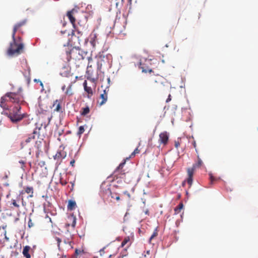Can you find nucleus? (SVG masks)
Instances as JSON below:
<instances>
[{
  "instance_id": "9b49d317",
  "label": "nucleus",
  "mask_w": 258,
  "mask_h": 258,
  "mask_svg": "<svg viewBox=\"0 0 258 258\" xmlns=\"http://www.w3.org/2000/svg\"><path fill=\"white\" fill-rule=\"evenodd\" d=\"M90 39V43L93 47H95L96 44L98 43V34L95 31L91 33Z\"/></svg>"
},
{
  "instance_id": "a19ab883",
  "label": "nucleus",
  "mask_w": 258,
  "mask_h": 258,
  "mask_svg": "<svg viewBox=\"0 0 258 258\" xmlns=\"http://www.w3.org/2000/svg\"><path fill=\"white\" fill-rule=\"evenodd\" d=\"M171 100V95L169 94L168 97V98L167 99L166 102L167 103V102H169V101H170Z\"/></svg>"
},
{
  "instance_id": "412c9836",
  "label": "nucleus",
  "mask_w": 258,
  "mask_h": 258,
  "mask_svg": "<svg viewBox=\"0 0 258 258\" xmlns=\"http://www.w3.org/2000/svg\"><path fill=\"white\" fill-rule=\"evenodd\" d=\"M76 207V203L75 201L70 200L68 202V209L69 210H73L75 209Z\"/></svg>"
},
{
  "instance_id": "1a4fd4ad",
  "label": "nucleus",
  "mask_w": 258,
  "mask_h": 258,
  "mask_svg": "<svg viewBox=\"0 0 258 258\" xmlns=\"http://www.w3.org/2000/svg\"><path fill=\"white\" fill-rule=\"evenodd\" d=\"M109 91L108 88H106L105 90H103L102 93H101L100 95V99H101L100 101H98V103L100 106L103 105L106 103L108 98V92Z\"/></svg>"
},
{
  "instance_id": "6e6552de",
  "label": "nucleus",
  "mask_w": 258,
  "mask_h": 258,
  "mask_svg": "<svg viewBox=\"0 0 258 258\" xmlns=\"http://www.w3.org/2000/svg\"><path fill=\"white\" fill-rule=\"evenodd\" d=\"M26 23H27V20L26 19H25V20H23L17 23V24H16L14 25V28L13 30L12 34V38H14V36L16 35V33L17 31H20L21 28L22 27L24 26V25H25Z\"/></svg>"
},
{
  "instance_id": "4c0bfd02",
  "label": "nucleus",
  "mask_w": 258,
  "mask_h": 258,
  "mask_svg": "<svg viewBox=\"0 0 258 258\" xmlns=\"http://www.w3.org/2000/svg\"><path fill=\"white\" fill-rule=\"evenodd\" d=\"M192 144L194 147L195 148L196 152L198 153V150L197 149V144H196V142L195 140H194L193 142H192Z\"/></svg>"
},
{
  "instance_id": "473e14b6",
  "label": "nucleus",
  "mask_w": 258,
  "mask_h": 258,
  "mask_svg": "<svg viewBox=\"0 0 258 258\" xmlns=\"http://www.w3.org/2000/svg\"><path fill=\"white\" fill-rule=\"evenodd\" d=\"M140 153V150L138 149V148H137L134 151V152L131 154L130 157L129 158H128V159L130 158H131L132 157H134L135 156V155L136 154H138Z\"/></svg>"
},
{
  "instance_id": "49530a36",
  "label": "nucleus",
  "mask_w": 258,
  "mask_h": 258,
  "mask_svg": "<svg viewBox=\"0 0 258 258\" xmlns=\"http://www.w3.org/2000/svg\"><path fill=\"white\" fill-rule=\"evenodd\" d=\"M61 89L62 91H64V90L66 89V86L65 85L62 86L61 87Z\"/></svg>"
},
{
  "instance_id": "0eeeda50",
  "label": "nucleus",
  "mask_w": 258,
  "mask_h": 258,
  "mask_svg": "<svg viewBox=\"0 0 258 258\" xmlns=\"http://www.w3.org/2000/svg\"><path fill=\"white\" fill-rule=\"evenodd\" d=\"M102 196L104 199L110 197L112 199H115L116 201L120 200L119 194L115 192H112L109 187L103 190Z\"/></svg>"
},
{
  "instance_id": "4468645a",
  "label": "nucleus",
  "mask_w": 258,
  "mask_h": 258,
  "mask_svg": "<svg viewBox=\"0 0 258 258\" xmlns=\"http://www.w3.org/2000/svg\"><path fill=\"white\" fill-rule=\"evenodd\" d=\"M78 78V76H76L74 81H72L70 85L68 86L66 91L65 92V94L68 96H72L73 95L74 93L72 90V86L73 84H74L77 80Z\"/></svg>"
},
{
  "instance_id": "603ef678",
  "label": "nucleus",
  "mask_w": 258,
  "mask_h": 258,
  "mask_svg": "<svg viewBox=\"0 0 258 258\" xmlns=\"http://www.w3.org/2000/svg\"><path fill=\"white\" fill-rule=\"evenodd\" d=\"M131 1H132V0H129V1H130V3L131 2Z\"/></svg>"
},
{
  "instance_id": "bb28decb",
  "label": "nucleus",
  "mask_w": 258,
  "mask_h": 258,
  "mask_svg": "<svg viewBox=\"0 0 258 258\" xmlns=\"http://www.w3.org/2000/svg\"><path fill=\"white\" fill-rule=\"evenodd\" d=\"M90 112V109L88 106L82 108V111L81 114L82 115L85 116L88 114Z\"/></svg>"
},
{
  "instance_id": "f257e3e1",
  "label": "nucleus",
  "mask_w": 258,
  "mask_h": 258,
  "mask_svg": "<svg viewBox=\"0 0 258 258\" xmlns=\"http://www.w3.org/2000/svg\"><path fill=\"white\" fill-rule=\"evenodd\" d=\"M7 102H10L20 106L23 104L24 102V100L22 93V89L20 88L17 92H11L6 93L1 98V107L4 109H6L8 107L6 104Z\"/></svg>"
},
{
  "instance_id": "79ce46f5",
  "label": "nucleus",
  "mask_w": 258,
  "mask_h": 258,
  "mask_svg": "<svg viewBox=\"0 0 258 258\" xmlns=\"http://www.w3.org/2000/svg\"><path fill=\"white\" fill-rule=\"evenodd\" d=\"M75 160H72L71 162H70V164L72 166H74V164H75Z\"/></svg>"
},
{
  "instance_id": "de8ad7c7",
  "label": "nucleus",
  "mask_w": 258,
  "mask_h": 258,
  "mask_svg": "<svg viewBox=\"0 0 258 258\" xmlns=\"http://www.w3.org/2000/svg\"><path fill=\"white\" fill-rule=\"evenodd\" d=\"M51 118H52V116H51L50 117H48V122H50V120H51Z\"/></svg>"
},
{
  "instance_id": "6ab92c4d",
  "label": "nucleus",
  "mask_w": 258,
  "mask_h": 258,
  "mask_svg": "<svg viewBox=\"0 0 258 258\" xmlns=\"http://www.w3.org/2000/svg\"><path fill=\"white\" fill-rule=\"evenodd\" d=\"M151 80L154 83H162V80H163V78L159 75H157L152 76Z\"/></svg>"
},
{
  "instance_id": "f8f14e48",
  "label": "nucleus",
  "mask_w": 258,
  "mask_h": 258,
  "mask_svg": "<svg viewBox=\"0 0 258 258\" xmlns=\"http://www.w3.org/2000/svg\"><path fill=\"white\" fill-rule=\"evenodd\" d=\"M72 35L73 40H74L76 38L78 43L80 44V42L83 39V33L78 30L75 31L73 30L72 32Z\"/></svg>"
},
{
  "instance_id": "ddd939ff",
  "label": "nucleus",
  "mask_w": 258,
  "mask_h": 258,
  "mask_svg": "<svg viewBox=\"0 0 258 258\" xmlns=\"http://www.w3.org/2000/svg\"><path fill=\"white\" fill-rule=\"evenodd\" d=\"M168 139L169 137L167 132H164L160 134L159 141L160 143L166 145L168 141Z\"/></svg>"
},
{
  "instance_id": "3c124183",
  "label": "nucleus",
  "mask_w": 258,
  "mask_h": 258,
  "mask_svg": "<svg viewBox=\"0 0 258 258\" xmlns=\"http://www.w3.org/2000/svg\"><path fill=\"white\" fill-rule=\"evenodd\" d=\"M22 203H23V199L22 198Z\"/></svg>"
},
{
  "instance_id": "aec40b11",
  "label": "nucleus",
  "mask_w": 258,
  "mask_h": 258,
  "mask_svg": "<svg viewBox=\"0 0 258 258\" xmlns=\"http://www.w3.org/2000/svg\"><path fill=\"white\" fill-rule=\"evenodd\" d=\"M67 15L68 17L69 18L70 22H71V23L73 24V25L74 27L75 21H76V19L73 17V16L72 15V11H69L67 13Z\"/></svg>"
},
{
  "instance_id": "393cba45",
  "label": "nucleus",
  "mask_w": 258,
  "mask_h": 258,
  "mask_svg": "<svg viewBox=\"0 0 258 258\" xmlns=\"http://www.w3.org/2000/svg\"><path fill=\"white\" fill-rule=\"evenodd\" d=\"M63 242L66 244H69L70 245H71L73 243L72 236L69 234V237L63 239Z\"/></svg>"
},
{
  "instance_id": "37998d69",
  "label": "nucleus",
  "mask_w": 258,
  "mask_h": 258,
  "mask_svg": "<svg viewBox=\"0 0 258 258\" xmlns=\"http://www.w3.org/2000/svg\"><path fill=\"white\" fill-rule=\"evenodd\" d=\"M104 249H105V247L103 248L102 249H100V254L102 255L103 253H104Z\"/></svg>"
},
{
  "instance_id": "5701e85b",
  "label": "nucleus",
  "mask_w": 258,
  "mask_h": 258,
  "mask_svg": "<svg viewBox=\"0 0 258 258\" xmlns=\"http://www.w3.org/2000/svg\"><path fill=\"white\" fill-rule=\"evenodd\" d=\"M183 208V205L180 203L174 209L175 214H179Z\"/></svg>"
},
{
  "instance_id": "72a5a7b5",
  "label": "nucleus",
  "mask_w": 258,
  "mask_h": 258,
  "mask_svg": "<svg viewBox=\"0 0 258 258\" xmlns=\"http://www.w3.org/2000/svg\"><path fill=\"white\" fill-rule=\"evenodd\" d=\"M54 239L57 242V246H58V248H59L60 244L61 242V239L57 237H55Z\"/></svg>"
},
{
  "instance_id": "a211bd4d",
  "label": "nucleus",
  "mask_w": 258,
  "mask_h": 258,
  "mask_svg": "<svg viewBox=\"0 0 258 258\" xmlns=\"http://www.w3.org/2000/svg\"><path fill=\"white\" fill-rule=\"evenodd\" d=\"M131 243H132V242L131 241V238H130V236H126L123 239V240L121 244V246L122 247H123L126 244H127L126 247L128 248L131 245Z\"/></svg>"
},
{
  "instance_id": "58836bf2",
  "label": "nucleus",
  "mask_w": 258,
  "mask_h": 258,
  "mask_svg": "<svg viewBox=\"0 0 258 258\" xmlns=\"http://www.w3.org/2000/svg\"><path fill=\"white\" fill-rule=\"evenodd\" d=\"M76 219L75 218H73V222H72V226L73 227H75V226L76 225Z\"/></svg>"
},
{
  "instance_id": "f704fd0d",
  "label": "nucleus",
  "mask_w": 258,
  "mask_h": 258,
  "mask_svg": "<svg viewBox=\"0 0 258 258\" xmlns=\"http://www.w3.org/2000/svg\"><path fill=\"white\" fill-rule=\"evenodd\" d=\"M210 183L213 184L214 181H216L217 179L214 177L211 174H210Z\"/></svg>"
},
{
  "instance_id": "423d86ee",
  "label": "nucleus",
  "mask_w": 258,
  "mask_h": 258,
  "mask_svg": "<svg viewBox=\"0 0 258 258\" xmlns=\"http://www.w3.org/2000/svg\"><path fill=\"white\" fill-rule=\"evenodd\" d=\"M128 159V158H126V159L124 160L114 171L112 174L114 179H117L118 178H124L125 177V173L127 172H125V170L123 169V167L125 164L126 160Z\"/></svg>"
},
{
  "instance_id": "a18cd8bd",
  "label": "nucleus",
  "mask_w": 258,
  "mask_h": 258,
  "mask_svg": "<svg viewBox=\"0 0 258 258\" xmlns=\"http://www.w3.org/2000/svg\"><path fill=\"white\" fill-rule=\"evenodd\" d=\"M175 147L176 148H177L178 147V146H179V143H175Z\"/></svg>"
},
{
  "instance_id": "e433bc0d",
  "label": "nucleus",
  "mask_w": 258,
  "mask_h": 258,
  "mask_svg": "<svg viewBox=\"0 0 258 258\" xmlns=\"http://www.w3.org/2000/svg\"><path fill=\"white\" fill-rule=\"evenodd\" d=\"M19 163L21 164V168L24 169L25 167V164L26 163V162L24 160H20L19 161Z\"/></svg>"
},
{
  "instance_id": "cd10ccee",
  "label": "nucleus",
  "mask_w": 258,
  "mask_h": 258,
  "mask_svg": "<svg viewBox=\"0 0 258 258\" xmlns=\"http://www.w3.org/2000/svg\"><path fill=\"white\" fill-rule=\"evenodd\" d=\"M59 182L62 185H66L68 183L67 180L64 179L61 174L59 175Z\"/></svg>"
},
{
  "instance_id": "dca6fc26",
  "label": "nucleus",
  "mask_w": 258,
  "mask_h": 258,
  "mask_svg": "<svg viewBox=\"0 0 258 258\" xmlns=\"http://www.w3.org/2000/svg\"><path fill=\"white\" fill-rule=\"evenodd\" d=\"M139 68L142 69V72L144 73H151L152 72V70L150 69L148 66H146V64L142 63V62H140V64L139 66Z\"/></svg>"
},
{
  "instance_id": "c03bdc74",
  "label": "nucleus",
  "mask_w": 258,
  "mask_h": 258,
  "mask_svg": "<svg viewBox=\"0 0 258 258\" xmlns=\"http://www.w3.org/2000/svg\"><path fill=\"white\" fill-rule=\"evenodd\" d=\"M45 218H46V219H48V220H49V222H50L51 223H52L51 218H50V217H49L48 216H46V217H45Z\"/></svg>"
},
{
  "instance_id": "39448f33",
  "label": "nucleus",
  "mask_w": 258,
  "mask_h": 258,
  "mask_svg": "<svg viewBox=\"0 0 258 258\" xmlns=\"http://www.w3.org/2000/svg\"><path fill=\"white\" fill-rule=\"evenodd\" d=\"M197 158H198L197 162L194 164L192 167L188 168L187 170L188 178H187L186 181L189 186H191L192 183V177H193L195 170L197 168L201 167L203 164V162L202 160L200 158V157L198 155L197 156Z\"/></svg>"
},
{
  "instance_id": "2f4dec72",
  "label": "nucleus",
  "mask_w": 258,
  "mask_h": 258,
  "mask_svg": "<svg viewBox=\"0 0 258 258\" xmlns=\"http://www.w3.org/2000/svg\"><path fill=\"white\" fill-rule=\"evenodd\" d=\"M62 158H63V157H62L60 152H57L55 155L54 156V159H60Z\"/></svg>"
},
{
  "instance_id": "8fccbe9b",
  "label": "nucleus",
  "mask_w": 258,
  "mask_h": 258,
  "mask_svg": "<svg viewBox=\"0 0 258 258\" xmlns=\"http://www.w3.org/2000/svg\"><path fill=\"white\" fill-rule=\"evenodd\" d=\"M66 225H67V226H70V224H67Z\"/></svg>"
},
{
  "instance_id": "c85d7f7f",
  "label": "nucleus",
  "mask_w": 258,
  "mask_h": 258,
  "mask_svg": "<svg viewBox=\"0 0 258 258\" xmlns=\"http://www.w3.org/2000/svg\"><path fill=\"white\" fill-rule=\"evenodd\" d=\"M158 235V230L156 228L149 239V243H151L152 240Z\"/></svg>"
},
{
  "instance_id": "b1692460",
  "label": "nucleus",
  "mask_w": 258,
  "mask_h": 258,
  "mask_svg": "<svg viewBox=\"0 0 258 258\" xmlns=\"http://www.w3.org/2000/svg\"><path fill=\"white\" fill-rule=\"evenodd\" d=\"M25 192L27 194H31V195L29 196L30 197H33V188L32 187H29V186H27L26 188H25Z\"/></svg>"
},
{
  "instance_id": "c756f323",
  "label": "nucleus",
  "mask_w": 258,
  "mask_h": 258,
  "mask_svg": "<svg viewBox=\"0 0 258 258\" xmlns=\"http://www.w3.org/2000/svg\"><path fill=\"white\" fill-rule=\"evenodd\" d=\"M85 253V251L83 249H78V248H76L75 249V254L76 255V256H78L79 255H81L82 254H83Z\"/></svg>"
},
{
  "instance_id": "2eb2a0df",
  "label": "nucleus",
  "mask_w": 258,
  "mask_h": 258,
  "mask_svg": "<svg viewBox=\"0 0 258 258\" xmlns=\"http://www.w3.org/2000/svg\"><path fill=\"white\" fill-rule=\"evenodd\" d=\"M84 90L88 93L87 97L90 98L93 95V91L90 87L87 86V82L85 80L83 83Z\"/></svg>"
},
{
  "instance_id": "ea45409f",
  "label": "nucleus",
  "mask_w": 258,
  "mask_h": 258,
  "mask_svg": "<svg viewBox=\"0 0 258 258\" xmlns=\"http://www.w3.org/2000/svg\"><path fill=\"white\" fill-rule=\"evenodd\" d=\"M22 38L21 37H18L17 38V42L18 43H20V42H22Z\"/></svg>"
},
{
  "instance_id": "09e8293b",
  "label": "nucleus",
  "mask_w": 258,
  "mask_h": 258,
  "mask_svg": "<svg viewBox=\"0 0 258 258\" xmlns=\"http://www.w3.org/2000/svg\"><path fill=\"white\" fill-rule=\"evenodd\" d=\"M40 85H41V86H43V84H42V82H41V83H40Z\"/></svg>"
},
{
  "instance_id": "f03ea898",
  "label": "nucleus",
  "mask_w": 258,
  "mask_h": 258,
  "mask_svg": "<svg viewBox=\"0 0 258 258\" xmlns=\"http://www.w3.org/2000/svg\"><path fill=\"white\" fill-rule=\"evenodd\" d=\"M66 52L68 61H70L71 59L80 60L86 58L88 60V67H92L91 62L92 60V58L91 56V55H88L87 52L84 51L78 47H73L69 51H67Z\"/></svg>"
},
{
  "instance_id": "c9c22d12",
  "label": "nucleus",
  "mask_w": 258,
  "mask_h": 258,
  "mask_svg": "<svg viewBox=\"0 0 258 258\" xmlns=\"http://www.w3.org/2000/svg\"><path fill=\"white\" fill-rule=\"evenodd\" d=\"M28 225V227L29 228H31V227H33V225H34V224H33V222L32 221V220L30 218L29 220Z\"/></svg>"
},
{
  "instance_id": "20e7f679",
  "label": "nucleus",
  "mask_w": 258,
  "mask_h": 258,
  "mask_svg": "<svg viewBox=\"0 0 258 258\" xmlns=\"http://www.w3.org/2000/svg\"><path fill=\"white\" fill-rule=\"evenodd\" d=\"M21 106L17 105L10 112L8 117L13 122H17L27 116L26 114L21 113Z\"/></svg>"
},
{
  "instance_id": "9d476101",
  "label": "nucleus",
  "mask_w": 258,
  "mask_h": 258,
  "mask_svg": "<svg viewBox=\"0 0 258 258\" xmlns=\"http://www.w3.org/2000/svg\"><path fill=\"white\" fill-rule=\"evenodd\" d=\"M62 100H56L53 102L52 107L54 108L53 111L54 112H62V109L61 107Z\"/></svg>"
},
{
  "instance_id": "7ed1b4c3",
  "label": "nucleus",
  "mask_w": 258,
  "mask_h": 258,
  "mask_svg": "<svg viewBox=\"0 0 258 258\" xmlns=\"http://www.w3.org/2000/svg\"><path fill=\"white\" fill-rule=\"evenodd\" d=\"M24 45L22 42L18 43L15 36L7 50V54L11 56H18L23 52Z\"/></svg>"
},
{
  "instance_id": "f3484780",
  "label": "nucleus",
  "mask_w": 258,
  "mask_h": 258,
  "mask_svg": "<svg viewBox=\"0 0 258 258\" xmlns=\"http://www.w3.org/2000/svg\"><path fill=\"white\" fill-rule=\"evenodd\" d=\"M30 249L31 247L28 245H26L24 247L22 253L26 258H31V255L29 253Z\"/></svg>"
},
{
  "instance_id": "4be33fe9",
  "label": "nucleus",
  "mask_w": 258,
  "mask_h": 258,
  "mask_svg": "<svg viewBox=\"0 0 258 258\" xmlns=\"http://www.w3.org/2000/svg\"><path fill=\"white\" fill-rule=\"evenodd\" d=\"M37 134V131L36 130H34L33 132V134L32 135H29V137H28L27 139H26L25 143L27 144L29 142H30L32 140H34L35 139V134Z\"/></svg>"
},
{
  "instance_id": "a878e982",
  "label": "nucleus",
  "mask_w": 258,
  "mask_h": 258,
  "mask_svg": "<svg viewBox=\"0 0 258 258\" xmlns=\"http://www.w3.org/2000/svg\"><path fill=\"white\" fill-rule=\"evenodd\" d=\"M11 205H12L14 207H15L18 210L20 208V205L19 204L18 200L12 199Z\"/></svg>"
},
{
  "instance_id": "7c9ffc66",
  "label": "nucleus",
  "mask_w": 258,
  "mask_h": 258,
  "mask_svg": "<svg viewBox=\"0 0 258 258\" xmlns=\"http://www.w3.org/2000/svg\"><path fill=\"white\" fill-rule=\"evenodd\" d=\"M84 131L85 129L84 126H80L79 128L77 135L79 136H81V135L84 133Z\"/></svg>"
}]
</instances>
